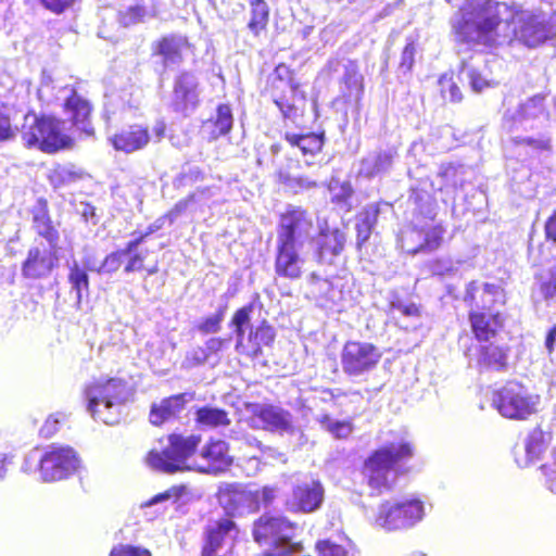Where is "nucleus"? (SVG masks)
Masks as SVG:
<instances>
[{"label": "nucleus", "instance_id": "1", "mask_svg": "<svg viewBox=\"0 0 556 556\" xmlns=\"http://www.w3.org/2000/svg\"><path fill=\"white\" fill-rule=\"evenodd\" d=\"M504 24V38L516 39L529 48L545 42L551 29L536 14L521 10L515 2L480 0L464 4L450 18L454 41L470 48L492 47Z\"/></svg>", "mask_w": 556, "mask_h": 556}, {"label": "nucleus", "instance_id": "2", "mask_svg": "<svg viewBox=\"0 0 556 556\" xmlns=\"http://www.w3.org/2000/svg\"><path fill=\"white\" fill-rule=\"evenodd\" d=\"M55 100H63L67 121H61L53 116H38L35 113L26 114L21 135L27 147H37L46 152H55L70 147L72 139L66 134L67 124L86 136L93 135L90 122L91 104L78 94L74 87H58Z\"/></svg>", "mask_w": 556, "mask_h": 556}, {"label": "nucleus", "instance_id": "3", "mask_svg": "<svg viewBox=\"0 0 556 556\" xmlns=\"http://www.w3.org/2000/svg\"><path fill=\"white\" fill-rule=\"evenodd\" d=\"M312 215L301 206L288 205L277 225L275 273L287 279L302 276L301 251L314 239Z\"/></svg>", "mask_w": 556, "mask_h": 556}, {"label": "nucleus", "instance_id": "4", "mask_svg": "<svg viewBox=\"0 0 556 556\" xmlns=\"http://www.w3.org/2000/svg\"><path fill=\"white\" fill-rule=\"evenodd\" d=\"M414 445L410 441L401 439L375 450L365 460L363 473L368 485L381 494L391 490L396 476V467L401 463L409 460L414 456Z\"/></svg>", "mask_w": 556, "mask_h": 556}, {"label": "nucleus", "instance_id": "5", "mask_svg": "<svg viewBox=\"0 0 556 556\" xmlns=\"http://www.w3.org/2000/svg\"><path fill=\"white\" fill-rule=\"evenodd\" d=\"M129 395L127 383L119 378L93 381L83 390L86 409L94 420L118 424L121 409Z\"/></svg>", "mask_w": 556, "mask_h": 556}, {"label": "nucleus", "instance_id": "6", "mask_svg": "<svg viewBox=\"0 0 556 556\" xmlns=\"http://www.w3.org/2000/svg\"><path fill=\"white\" fill-rule=\"evenodd\" d=\"M540 396L517 380H509L495 390L492 406L507 419L525 420L536 412Z\"/></svg>", "mask_w": 556, "mask_h": 556}, {"label": "nucleus", "instance_id": "7", "mask_svg": "<svg viewBox=\"0 0 556 556\" xmlns=\"http://www.w3.org/2000/svg\"><path fill=\"white\" fill-rule=\"evenodd\" d=\"M200 442L201 437L197 434L184 437L173 433L168 437L167 446L161 452H149L148 463L152 468L166 473L193 470L194 467L188 464V459L197 451Z\"/></svg>", "mask_w": 556, "mask_h": 556}, {"label": "nucleus", "instance_id": "8", "mask_svg": "<svg viewBox=\"0 0 556 556\" xmlns=\"http://www.w3.org/2000/svg\"><path fill=\"white\" fill-rule=\"evenodd\" d=\"M425 517L424 502L417 497L386 501L378 507L375 525L388 531L408 529Z\"/></svg>", "mask_w": 556, "mask_h": 556}, {"label": "nucleus", "instance_id": "9", "mask_svg": "<svg viewBox=\"0 0 556 556\" xmlns=\"http://www.w3.org/2000/svg\"><path fill=\"white\" fill-rule=\"evenodd\" d=\"M298 526L285 516L264 514L253 525V539L256 543L268 546L288 547L301 552L302 545L293 542Z\"/></svg>", "mask_w": 556, "mask_h": 556}, {"label": "nucleus", "instance_id": "10", "mask_svg": "<svg viewBox=\"0 0 556 556\" xmlns=\"http://www.w3.org/2000/svg\"><path fill=\"white\" fill-rule=\"evenodd\" d=\"M382 357L380 350L365 341H348L340 353L342 371L351 378L368 375Z\"/></svg>", "mask_w": 556, "mask_h": 556}, {"label": "nucleus", "instance_id": "11", "mask_svg": "<svg viewBox=\"0 0 556 556\" xmlns=\"http://www.w3.org/2000/svg\"><path fill=\"white\" fill-rule=\"evenodd\" d=\"M79 458L70 446H49L39 458V471L45 482L63 480L77 471Z\"/></svg>", "mask_w": 556, "mask_h": 556}, {"label": "nucleus", "instance_id": "12", "mask_svg": "<svg viewBox=\"0 0 556 556\" xmlns=\"http://www.w3.org/2000/svg\"><path fill=\"white\" fill-rule=\"evenodd\" d=\"M251 414V425L265 431L279 434L295 432L294 416L279 405L268 403H251L248 405Z\"/></svg>", "mask_w": 556, "mask_h": 556}, {"label": "nucleus", "instance_id": "13", "mask_svg": "<svg viewBox=\"0 0 556 556\" xmlns=\"http://www.w3.org/2000/svg\"><path fill=\"white\" fill-rule=\"evenodd\" d=\"M200 103V81L193 71H180L174 78L170 109L184 116L191 115Z\"/></svg>", "mask_w": 556, "mask_h": 556}, {"label": "nucleus", "instance_id": "14", "mask_svg": "<svg viewBox=\"0 0 556 556\" xmlns=\"http://www.w3.org/2000/svg\"><path fill=\"white\" fill-rule=\"evenodd\" d=\"M552 439V432L545 431L541 427H535L528 431L513 448L514 458L518 467L526 468L539 462L548 451Z\"/></svg>", "mask_w": 556, "mask_h": 556}, {"label": "nucleus", "instance_id": "15", "mask_svg": "<svg viewBox=\"0 0 556 556\" xmlns=\"http://www.w3.org/2000/svg\"><path fill=\"white\" fill-rule=\"evenodd\" d=\"M444 233L445 229L440 224L424 227L413 220L412 226L402 236V248L412 255L430 253L441 247Z\"/></svg>", "mask_w": 556, "mask_h": 556}, {"label": "nucleus", "instance_id": "16", "mask_svg": "<svg viewBox=\"0 0 556 556\" xmlns=\"http://www.w3.org/2000/svg\"><path fill=\"white\" fill-rule=\"evenodd\" d=\"M464 301L470 306L469 313L497 312L496 306L505 303V294L498 285L473 280L466 287Z\"/></svg>", "mask_w": 556, "mask_h": 556}, {"label": "nucleus", "instance_id": "17", "mask_svg": "<svg viewBox=\"0 0 556 556\" xmlns=\"http://www.w3.org/2000/svg\"><path fill=\"white\" fill-rule=\"evenodd\" d=\"M399 157L395 147L388 146L371 150L361 159L357 176L367 180L381 179L391 173Z\"/></svg>", "mask_w": 556, "mask_h": 556}, {"label": "nucleus", "instance_id": "18", "mask_svg": "<svg viewBox=\"0 0 556 556\" xmlns=\"http://www.w3.org/2000/svg\"><path fill=\"white\" fill-rule=\"evenodd\" d=\"M58 265V249H52L50 245L48 248L36 245L28 250L27 256L22 263L21 273L26 279H45Z\"/></svg>", "mask_w": 556, "mask_h": 556}, {"label": "nucleus", "instance_id": "19", "mask_svg": "<svg viewBox=\"0 0 556 556\" xmlns=\"http://www.w3.org/2000/svg\"><path fill=\"white\" fill-rule=\"evenodd\" d=\"M311 242L314 247V261L320 265H332L344 250L346 233L339 228H320L318 236Z\"/></svg>", "mask_w": 556, "mask_h": 556}, {"label": "nucleus", "instance_id": "20", "mask_svg": "<svg viewBox=\"0 0 556 556\" xmlns=\"http://www.w3.org/2000/svg\"><path fill=\"white\" fill-rule=\"evenodd\" d=\"M325 497V490L318 480L298 483L287 505L290 511L311 514L318 510Z\"/></svg>", "mask_w": 556, "mask_h": 556}, {"label": "nucleus", "instance_id": "21", "mask_svg": "<svg viewBox=\"0 0 556 556\" xmlns=\"http://www.w3.org/2000/svg\"><path fill=\"white\" fill-rule=\"evenodd\" d=\"M393 211L387 201L371 202L362 207L355 216L356 249L362 251L375 232L379 216Z\"/></svg>", "mask_w": 556, "mask_h": 556}, {"label": "nucleus", "instance_id": "22", "mask_svg": "<svg viewBox=\"0 0 556 556\" xmlns=\"http://www.w3.org/2000/svg\"><path fill=\"white\" fill-rule=\"evenodd\" d=\"M218 501L229 515H243L257 510L253 491L245 490L238 483L219 488Z\"/></svg>", "mask_w": 556, "mask_h": 556}, {"label": "nucleus", "instance_id": "23", "mask_svg": "<svg viewBox=\"0 0 556 556\" xmlns=\"http://www.w3.org/2000/svg\"><path fill=\"white\" fill-rule=\"evenodd\" d=\"M328 70L334 73H341V91L344 97L354 99L356 102L363 96V76L359 74L358 64L352 60H329Z\"/></svg>", "mask_w": 556, "mask_h": 556}, {"label": "nucleus", "instance_id": "24", "mask_svg": "<svg viewBox=\"0 0 556 556\" xmlns=\"http://www.w3.org/2000/svg\"><path fill=\"white\" fill-rule=\"evenodd\" d=\"M193 397V393L184 392L164 397L159 403H153L150 407V422L154 426H161L178 418Z\"/></svg>", "mask_w": 556, "mask_h": 556}, {"label": "nucleus", "instance_id": "25", "mask_svg": "<svg viewBox=\"0 0 556 556\" xmlns=\"http://www.w3.org/2000/svg\"><path fill=\"white\" fill-rule=\"evenodd\" d=\"M67 282L71 287V292L75 293L76 309H81L84 298H88L90 293V279L88 271H94L96 264L88 257H85L81 263L73 260L67 263Z\"/></svg>", "mask_w": 556, "mask_h": 556}, {"label": "nucleus", "instance_id": "26", "mask_svg": "<svg viewBox=\"0 0 556 556\" xmlns=\"http://www.w3.org/2000/svg\"><path fill=\"white\" fill-rule=\"evenodd\" d=\"M201 456L207 465L197 470L204 473L219 475L227 471L233 463V457L229 455V445L224 440L207 442L201 451Z\"/></svg>", "mask_w": 556, "mask_h": 556}, {"label": "nucleus", "instance_id": "27", "mask_svg": "<svg viewBox=\"0 0 556 556\" xmlns=\"http://www.w3.org/2000/svg\"><path fill=\"white\" fill-rule=\"evenodd\" d=\"M235 529L236 523L230 519L208 523L202 534L201 556H218Z\"/></svg>", "mask_w": 556, "mask_h": 556}, {"label": "nucleus", "instance_id": "28", "mask_svg": "<svg viewBox=\"0 0 556 556\" xmlns=\"http://www.w3.org/2000/svg\"><path fill=\"white\" fill-rule=\"evenodd\" d=\"M285 140L291 148L298 149L302 156L305 157V165L312 166L315 164L314 157L319 154L325 144V132H285Z\"/></svg>", "mask_w": 556, "mask_h": 556}, {"label": "nucleus", "instance_id": "29", "mask_svg": "<svg viewBox=\"0 0 556 556\" xmlns=\"http://www.w3.org/2000/svg\"><path fill=\"white\" fill-rule=\"evenodd\" d=\"M187 46L186 37L177 34L166 35L153 43V54L161 56L164 68H167L182 62V50Z\"/></svg>", "mask_w": 556, "mask_h": 556}, {"label": "nucleus", "instance_id": "30", "mask_svg": "<svg viewBox=\"0 0 556 556\" xmlns=\"http://www.w3.org/2000/svg\"><path fill=\"white\" fill-rule=\"evenodd\" d=\"M509 349L493 343L481 344L478 351L477 365L480 371L505 372L508 370Z\"/></svg>", "mask_w": 556, "mask_h": 556}, {"label": "nucleus", "instance_id": "31", "mask_svg": "<svg viewBox=\"0 0 556 556\" xmlns=\"http://www.w3.org/2000/svg\"><path fill=\"white\" fill-rule=\"evenodd\" d=\"M33 227L36 232L46 239L48 245L52 249H59V231L52 225L49 215L48 203L43 198H39L31 210Z\"/></svg>", "mask_w": 556, "mask_h": 556}, {"label": "nucleus", "instance_id": "32", "mask_svg": "<svg viewBox=\"0 0 556 556\" xmlns=\"http://www.w3.org/2000/svg\"><path fill=\"white\" fill-rule=\"evenodd\" d=\"M149 141L150 135L148 129L138 125L123 129L111 138L114 149L125 153H132L140 150L144 148Z\"/></svg>", "mask_w": 556, "mask_h": 556}, {"label": "nucleus", "instance_id": "33", "mask_svg": "<svg viewBox=\"0 0 556 556\" xmlns=\"http://www.w3.org/2000/svg\"><path fill=\"white\" fill-rule=\"evenodd\" d=\"M472 332L479 341H489L503 327L500 312L469 313Z\"/></svg>", "mask_w": 556, "mask_h": 556}, {"label": "nucleus", "instance_id": "34", "mask_svg": "<svg viewBox=\"0 0 556 556\" xmlns=\"http://www.w3.org/2000/svg\"><path fill=\"white\" fill-rule=\"evenodd\" d=\"M407 203L416 219L424 218L433 220L437 216V201L433 195L424 188H410V194L408 197Z\"/></svg>", "mask_w": 556, "mask_h": 556}, {"label": "nucleus", "instance_id": "35", "mask_svg": "<svg viewBox=\"0 0 556 556\" xmlns=\"http://www.w3.org/2000/svg\"><path fill=\"white\" fill-rule=\"evenodd\" d=\"M253 311L254 303L250 302L249 304L238 308L229 321V327L232 329L236 336L237 351H239L240 348L243 345L247 331L250 332L251 328H254L251 323Z\"/></svg>", "mask_w": 556, "mask_h": 556}, {"label": "nucleus", "instance_id": "36", "mask_svg": "<svg viewBox=\"0 0 556 556\" xmlns=\"http://www.w3.org/2000/svg\"><path fill=\"white\" fill-rule=\"evenodd\" d=\"M462 81H467L470 89L476 93H481L488 88L496 86L494 80L488 79L470 62L463 61L458 75Z\"/></svg>", "mask_w": 556, "mask_h": 556}, {"label": "nucleus", "instance_id": "37", "mask_svg": "<svg viewBox=\"0 0 556 556\" xmlns=\"http://www.w3.org/2000/svg\"><path fill=\"white\" fill-rule=\"evenodd\" d=\"M275 338L276 331L274 327H271L266 319H263L260 325L251 328L247 340L248 343L251 344L253 352L257 354L261 352L262 346H269L275 341Z\"/></svg>", "mask_w": 556, "mask_h": 556}, {"label": "nucleus", "instance_id": "38", "mask_svg": "<svg viewBox=\"0 0 556 556\" xmlns=\"http://www.w3.org/2000/svg\"><path fill=\"white\" fill-rule=\"evenodd\" d=\"M195 420L200 426L207 428L228 426L230 424L228 413L225 409L210 405L197 409Z\"/></svg>", "mask_w": 556, "mask_h": 556}, {"label": "nucleus", "instance_id": "39", "mask_svg": "<svg viewBox=\"0 0 556 556\" xmlns=\"http://www.w3.org/2000/svg\"><path fill=\"white\" fill-rule=\"evenodd\" d=\"M279 181L294 194L308 192L319 187V184L308 176L280 173Z\"/></svg>", "mask_w": 556, "mask_h": 556}, {"label": "nucleus", "instance_id": "40", "mask_svg": "<svg viewBox=\"0 0 556 556\" xmlns=\"http://www.w3.org/2000/svg\"><path fill=\"white\" fill-rule=\"evenodd\" d=\"M249 3L251 5V18L248 27L257 36L268 23L269 8L265 0H249Z\"/></svg>", "mask_w": 556, "mask_h": 556}, {"label": "nucleus", "instance_id": "41", "mask_svg": "<svg viewBox=\"0 0 556 556\" xmlns=\"http://www.w3.org/2000/svg\"><path fill=\"white\" fill-rule=\"evenodd\" d=\"M227 305H220L217 311L204 318H202L195 326V330L201 334H214L222 328V323L225 319Z\"/></svg>", "mask_w": 556, "mask_h": 556}, {"label": "nucleus", "instance_id": "42", "mask_svg": "<svg viewBox=\"0 0 556 556\" xmlns=\"http://www.w3.org/2000/svg\"><path fill=\"white\" fill-rule=\"evenodd\" d=\"M214 125L217 130L213 132V138L225 136L231 130L233 116L230 105L224 103L218 104Z\"/></svg>", "mask_w": 556, "mask_h": 556}, {"label": "nucleus", "instance_id": "43", "mask_svg": "<svg viewBox=\"0 0 556 556\" xmlns=\"http://www.w3.org/2000/svg\"><path fill=\"white\" fill-rule=\"evenodd\" d=\"M539 280L543 298L556 302V262L540 275Z\"/></svg>", "mask_w": 556, "mask_h": 556}, {"label": "nucleus", "instance_id": "44", "mask_svg": "<svg viewBox=\"0 0 556 556\" xmlns=\"http://www.w3.org/2000/svg\"><path fill=\"white\" fill-rule=\"evenodd\" d=\"M319 422L336 439H346L353 430L351 422L333 419L329 415H324Z\"/></svg>", "mask_w": 556, "mask_h": 556}, {"label": "nucleus", "instance_id": "45", "mask_svg": "<svg viewBox=\"0 0 556 556\" xmlns=\"http://www.w3.org/2000/svg\"><path fill=\"white\" fill-rule=\"evenodd\" d=\"M187 486L184 484L180 485H174L169 488L168 490L161 492L154 496H152L149 501L141 504V507H152L168 501H172L173 503L177 502L179 498H181L185 494H187Z\"/></svg>", "mask_w": 556, "mask_h": 556}, {"label": "nucleus", "instance_id": "46", "mask_svg": "<svg viewBox=\"0 0 556 556\" xmlns=\"http://www.w3.org/2000/svg\"><path fill=\"white\" fill-rule=\"evenodd\" d=\"M519 113L522 118H539L545 115L544 97L534 96L520 105Z\"/></svg>", "mask_w": 556, "mask_h": 556}, {"label": "nucleus", "instance_id": "47", "mask_svg": "<svg viewBox=\"0 0 556 556\" xmlns=\"http://www.w3.org/2000/svg\"><path fill=\"white\" fill-rule=\"evenodd\" d=\"M126 256L121 250L108 254L99 266L96 265L94 271L98 274H113L122 265L123 257Z\"/></svg>", "mask_w": 556, "mask_h": 556}, {"label": "nucleus", "instance_id": "48", "mask_svg": "<svg viewBox=\"0 0 556 556\" xmlns=\"http://www.w3.org/2000/svg\"><path fill=\"white\" fill-rule=\"evenodd\" d=\"M390 309L399 312L405 317H418L419 307L413 302H405L399 295H393L390 300Z\"/></svg>", "mask_w": 556, "mask_h": 556}, {"label": "nucleus", "instance_id": "49", "mask_svg": "<svg viewBox=\"0 0 556 556\" xmlns=\"http://www.w3.org/2000/svg\"><path fill=\"white\" fill-rule=\"evenodd\" d=\"M514 142L516 146H527L533 151H548L551 150V139L545 136L534 137H515Z\"/></svg>", "mask_w": 556, "mask_h": 556}, {"label": "nucleus", "instance_id": "50", "mask_svg": "<svg viewBox=\"0 0 556 556\" xmlns=\"http://www.w3.org/2000/svg\"><path fill=\"white\" fill-rule=\"evenodd\" d=\"M441 92L444 99L451 102H460L463 99L462 91L456 83L452 81L451 78L446 76L441 77L440 79Z\"/></svg>", "mask_w": 556, "mask_h": 556}, {"label": "nucleus", "instance_id": "51", "mask_svg": "<svg viewBox=\"0 0 556 556\" xmlns=\"http://www.w3.org/2000/svg\"><path fill=\"white\" fill-rule=\"evenodd\" d=\"M208 359V353L203 346H197L186 353L182 366L186 368H193L205 364Z\"/></svg>", "mask_w": 556, "mask_h": 556}, {"label": "nucleus", "instance_id": "52", "mask_svg": "<svg viewBox=\"0 0 556 556\" xmlns=\"http://www.w3.org/2000/svg\"><path fill=\"white\" fill-rule=\"evenodd\" d=\"M146 15V9L142 5H131L125 11L119 12V21L124 26H129L140 22Z\"/></svg>", "mask_w": 556, "mask_h": 556}, {"label": "nucleus", "instance_id": "53", "mask_svg": "<svg viewBox=\"0 0 556 556\" xmlns=\"http://www.w3.org/2000/svg\"><path fill=\"white\" fill-rule=\"evenodd\" d=\"M415 55L416 45L414 41H408L402 51L399 71L403 74L409 73L415 64Z\"/></svg>", "mask_w": 556, "mask_h": 556}, {"label": "nucleus", "instance_id": "54", "mask_svg": "<svg viewBox=\"0 0 556 556\" xmlns=\"http://www.w3.org/2000/svg\"><path fill=\"white\" fill-rule=\"evenodd\" d=\"M79 175L67 167H58L51 176V181L55 187H62L65 185L77 181Z\"/></svg>", "mask_w": 556, "mask_h": 556}, {"label": "nucleus", "instance_id": "55", "mask_svg": "<svg viewBox=\"0 0 556 556\" xmlns=\"http://www.w3.org/2000/svg\"><path fill=\"white\" fill-rule=\"evenodd\" d=\"M319 556H346V549L330 540H323L316 543Z\"/></svg>", "mask_w": 556, "mask_h": 556}, {"label": "nucleus", "instance_id": "56", "mask_svg": "<svg viewBox=\"0 0 556 556\" xmlns=\"http://www.w3.org/2000/svg\"><path fill=\"white\" fill-rule=\"evenodd\" d=\"M110 556H152L151 552L141 546H135L129 544H121L115 546Z\"/></svg>", "mask_w": 556, "mask_h": 556}, {"label": "nucleus", "instance_id": "57", "mask_svg": "<svg viewBox=\"0 0 556 556\" xmlns=\"http://www.w3.org/2000/svg\"><path fill=\"white\" fill-rule=\"evenodd\" d=\"M541 470L545 477L546 488L556 494V452L553 453L551 462L541 466Z\"/></svg>", "mask_w": 556, "mask_h": 556}, {"label": "nucleus", "instance_id": "58", "mask_svg": "<svg viewBox=\"0 0 556 556\" xmlns=\"http://www.w3.org/2000/svg\"><path fill=\"white\" fill-rule=\"evenodd\" d=\"M331 201L337 204H346L354 193V190L349 181L340 184L338 190L334 187H331Z\"/></svg>", "mask_w": 556, "mask_h": 556}, {"label": "nucleus", "instance_id": "59", "mask_svg": "<svg viewBox=\"0 0 556 556\" xmlns=\"http://www.w3.org/2000/svg\"><path fill=\"white\" fill-rule=\"evenodd\" d=\"M459 262H453L451 258H439L432 265V271L435 275H454L458 270Z\"/></svg>", "mask_w": 556, "mask_h": 556}, {"label": "nucleus", "instance_id": "60", "mask_svg": "<svg viewBox=\"0 0 556 556\" xmlns=\"http://www.w3.org/2000/svg\"><path fill=\"white\" fill-rule=\"evenodd\" d=\"M53 79L50 75L46 74V72H42L41 83L38 88V97L41 101H45L47 103H50L53 98Z\"/></svg>", "mask_w": 556, "mask_h": 556}, {"label": "nucleus", "instance_id": "61", "mask_svg": "<svg viewBox=\"0 0 556 556\" xmlns=\"http://www.w3.org/2000/svg\"><path fill=\"white\" fill-rule=\"evenodd\" d=\"M253 494L255 495L256 509L258 510L261 505L267 507L274 502L277 495V489L266 485L261 490L253 491Z\"/></svg>", "mask_w": 556, "mask_h": 556}, {"label": "nucleus", "instance_id": "62", "mask_svg": "<svg viewBox=\"0 0 556 556\" xmlns=\"http://www.w3.org/2000/svg\"><path fill=\"white\" fill-rule=\"evenodd\" d=\"M39 3L53 14H62L70 9L76 0H38Z\"/></svg>", "mask_w": 556, "mask_h": 556}, {"label": "nucleus", "instance_id": "63", "mask_svg": "<svg viewBox=\"0 0 556 556\" xmlns=\"http://www.w3.org/2000/svg\"><path fill=\"white\" fill-rule=\"evenodd\" d=\"M77 213L83 217V219L88 223L91 222L93 225L99 223V217L96 213V207L90 203L80 202L77 206Z\"/></svg>", "mask_w": 556, "mask_h": 556}, {"label": "nucleus", "instance_id": "64", "mask_svg": "<svg viewBox=\"0 0 556 556\" xmlns=\"http://www.w3.org/2000/svg\"><path fill=\"white\" fill-rule=\"evenodd\" d=\"M193 200L194 194H190L186 199L178 201L174 207L166 215H164V217L168 218L170 223H174V220L187 210L189 203H191Z\"/></svg>", "mask_w": 556, "mask_h": 556}]
</instances>
